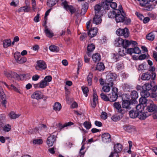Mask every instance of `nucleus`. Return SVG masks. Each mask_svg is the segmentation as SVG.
<instances>
[{"label": "nucleus", "instance_id": "nucleus-26", "mask_svg": "<svg viewBox=\"0 0 157 157\" xmlns=\"http://www.w3.org/2000/svg\"><path fill=\"white\" fill-rule=\"evenodd\" d=\"M139 111L136 110H132L129 112V116L132 118H135L138 117Z\"/></svg>", "mask_w": 157, "mask_h": 157}, {"label": "nucleus", "instance_id": "nucleus-62", "mask_svg": "<svg viewBox=\"0 0 157 157\" xmlns=\"http://www.w3.org/2000/svg\"><path fill=\"white\" fill-rule=\"evenodd\" d=\"M11 71H4V74L8 78H11Z\"/></svg>", "mask_w": 157, "mask_h": 157}, {"label": "nucleus", "instance_id": "nucleus-18", "mask_svg": "<svg viewBox=\"0 0 157 157\" xmlns=\"http://www.w3.org/2000/svg\"><path fill=\"white\" fill-rule=\"evenodd\" d=\"M73 124L74 123L73 122L70 121L68 122L65 123L63 125L61 124L60 123H59L57 124H56V125L57 126L56 127L58 128V130H61L64 127L70 126Z\"/></svg>", "mask_w": 157, "mask_h": 157}, {"label": "nucleus", "instance_id": "nucleus-36", "mask_svg": "<svg viewBox=\"0 0 157 157\" xmlns=\"http://www.w3.org/2000/svg\"><path fill=\"white\" fill-rule=\"evenodd\" d=\"M153 1L154 0H141L140 2V5L141 6L144 7L149 4V2Z\"/></svg>", "mask_w": 157, "mask_h": 157}, {"label": "nucleus", "instance_id": "nucleus-41", "mask_svg": "<svg viewBox=\"0 0 157 157\" xmlns=\"http://www.w3.org/2000/svg\"><path fill=\"white\" fill-rule=\"evenodd\" d=\"M101 7L104 9L108 10L109 7V4L107 2L105 1H102L101 3Z\"/></svg>", "mask_w": 157, "mask_h": 157}, {"label": "nucleus", "instance_id": "nucleus-58", "mask_svg": "<svg viewBox=\"0 0 157 157\" xmlns=\"http://www.w3.org/2000/svg\"><path fill=\"white\" fill-rule=\"evenodd\" d=\"M101 98L104 100L107 101L109 100V98L105 94L102 93L100 94Z\"/></svg>", "mask_w": 157, "mask_h": 157}, {"label": "nucleus", "instance_id": "nucleus-32", "mask_svg": "<svg viewBox=\"0 0 157 157\" xmlns=\"http://www.w3.org/2000/svg\"><path fill=\"white\" fill-rule=\"evenodd\" d=\"M123 128L124 130L128 132H130L134 130L133 127L131 125H124Z\"/></svg>", "mask_w": 157, "mask_h": 157}, {"label": "nucleus", "instance_id": "nucleus-33", "mask_svg": "<svg viewBox=\"0 0 157 157\" xmlns=\"http://www.w3.org/2000/svg\"><path fill=\"white\" fill-rule=\"evenodd\" d=\"M61 108V105L60 103L56 102L53 106V109L56 111H59Z\"/></svg>", "mask_w": 157, "mask_h": 157}, {"label": "nucleus", "instance_id": "nucleus-45", "mask_svg": "<svg viewBox=\"0 0 157 157\" xmlns=\"http://www.w3.org/2000/svg\"><path fill=\"white\" fill-rule=\"evenodd\" d=\"M116 10L115 11H110L108 13V17L109 18H114L115 17L116 13H115Z\"/></svg>", "mask_w": 157, "mask_h": 157}, {"label": "nucleus", "instance_id": "nucleus-4", "mask_svg": "<svg viewBox=\"0 0 157 157\" xmlns=\"http://www.w3.org/2000/svg\"><path fill=\"white\" fill-rule=\"evenodd\" d=\"M156 74L154 72L144 73L141 75V78L143 80H148L150 79L154 80L155 79Z\"/></svg>", "mask_w": 157, "mask_h": 157}, {"label": "nucleus", "instance_id": "nucleus-52", "mask_svg": "<svg viewBox=\"0 0 157 157\" xmlns=\"http://www.w3.org/2000/svg\"><path fill=\"white\" fill-rule=\"evenodd\" d=\"M101 5H95L94 7V9L95 11V14L96 13L99 14L98 12H99L101 8Z\"/></svg>", "mask_w": 157, "mask_h": 157}, {"label": "nucleus", "instance_id": "nucleus-29", "mask_svg": "<svg viewBox=\"0 0 157 157\" xmlns=\"http://www.w3.org/2000/svg\"><path fill=\"white\" fill-rule=\"evenodd\" d=\"M92 58L95 62L99 61L101 59L100 55L98 53L94 54L92 56Z\"/></svg>", "mask_w": 157, "mask_h": 157}, {"label": "nucleus", "instance_id": "nucleus-50", "mask_svg": "<svg viewBox=\"0 0 157 157\" xmlns=\"http://www.w3.org/2000/svg\"><path fill=\"white\" fill-rule=\"evenodd\" d=\"M82 89L85 96L87 97L88 95L87 93L89 92L88 88L87 87L82 86Z\"/></svg>", "mask_w": 157, "mask_h": 157}, {"label": "nucleus", "instance_id": "nucleus-3", "mask_svg": "<svg viewBox=\"0 0 157 157\" xmlns=\"http://www.w3.org/2000/svg\"><path fill=\"white\" fill-rule=\"evenodd\" d=\"M116 33L118 36H123L125 38H128L129 35V30L126 28L124 29H119L117 30Z\"/></svg>", "mask_w": 157, "mask_h": 157}, {"label": "nucleus", "instance_id": "nucleus-25", "mask_svg": "<svg viewBox=\"0 0 157 157\" xmlns=\"http://www.w3.org/2000/svg\"><path fill=\"white\" fill-rule=\"evenodd\" d=\"M30 7L29 6H27L20 7L18 10V12L20 13L24 11L25 12H28L30 11Z\"/></svg>", "mask_w": 157, "mask_h": 157}, {"label": "nucleus", "instance_id": "nucleus-11", "mask_svg": "<svg viewBox=\"0 0 157 157\" xmlns=\"http://www.w3.org/2000/svg\"><path fill=\"white\" fill-rule=\"evenodd\" d=\"M37 66L36 69L38 70H42L46 68L47 65L45 62L42 60L38 61L37 62Z\"/></svg>", "mask_w": 157, "mask_h": 157}, {"label": "nucleus", "instance_id": "nucleus-49", "mask_svg": "<svg viewBox=\"0 0 157 157\" xmlns=\"http://www.w3.org/2000/svg\"><path fill=\"white\" fill-rule=\"evenodd\" d=\"M126 53V49L125 48V49H124V48H123L122 49H120V50L118 52L119 54H118L119 55V56H124L125 55Z\"/></svg>", "mask_w": 157, "mask_h": 157}, {"label": "nucleus", "instance_id": "nucleus-64", "mask_svg": "<svg viewBox=\"0 0 157 157\" xmlns=\"http://www.w3.org/2000/svg\"><path fill=\"white\" fill-rule=\"evenodd\" d=\"M118 153L114 152H112L109 157H119Z\"/></svg>", "mask_w": 157, "mask_h": 157}, {"label": "nucleus", "instance_id": "nucleus-31", "mask_svg": "<svg viewBox=\"0 0 157 157\" xmlns=\"http://www.w3.org/2000/svg\"><path fill=\"white\" fill-rule=\"evenodd\" d=\"M11 77H12L13 78H15L18 80H21V79L20 78V76L22 77L23 78H24L25 76V74H23L21 75L20 76L16 73L12 71H11Z\"/></svg>", "mask_w": 157, "mask_h": 157}, {"label": "nucleus", "instance_id": "nucleus-1", "mask_svg": "<svg viewBox=\"0 0 157 157\" xmlns=\"http://www.w3.org/2000/svg\"><path fill=\"white\" fill-rule=\"evenodd\" d=\"M117 77V75L113 73L108 74L106 76L105 80V83L107 85L112 86L113 85V82L116 80Z\"/></svg>", "mask_w": 157, "mask_h": 157}, {"label": "nucleus", "instance_id": "nucleus-19", "mask_svg": "<svg viewBox=\"0 0 157 157\" xmlns=\"http://www.w3.org/2000/svg\"><path fill=\"white\" fill-rule=\"evenodd\" d=\"M124 40L120 37H118L115 39L114 42L115 46L117 47H119L122 46Z\"/></svg>", "mask_w": 157, "mask_h": 157}, {"label": "nucleus", "instance_id": "nucleus-51", "mask_svg": "<svg viewBox=\"0 0 157 157\" xmlns=\"http://www.w3.org/2000/svg\"><path fill=\"white\" fill-rule=\"evenodd\" d=\"M95 45L93 44H90L87 46V51L89 52H91L95 49Z\"/></svg>", "mask_w": 157, "mask_h": 157}, {"label": "nucleus", "instance_id": "nucleus-5", "mask_svg": "<svg viewBox=\"0 0 157 157\" xmlns=\"http://www.w3.org/2000/svg\"><path fill=\"white\" fill-rule=\"evenodd\" d=\"M141 98H140L139 101L140 103L143 105L146 104L147 102V100L146 98L149 97H151V94L150 93H147L146 91L141 92L140 93Z\"/></svg>", "mask_w": 157, "mask_h": 157}, {"label": "nucleus", "instance_id": "nucleus-57", "mask_svg": "<svg viewBox=\"0 0 157 157\" xmlns=\"http://www.w3.org/2000/svg\"><path fill=\"white\" fill-rule=\"evenodd\" d=\"M43 142L42 139H35L33 140V143L34 144H42Z\"/></svg>", "mask_w": 157, "mask_h": 157}, {"label": "nucleus", "instance_id": "nucleus-59", "mask_svg": "<svg viewBox=\"0 0 157 157\" xmlns=\"http://www.w3.org/2000/svg\"><path fill=\"white\" fill-rule=\"evenodd\" d=\"M87 55H85L84 57V61L86 63H88L89 61L90 58L89 57L90 56L89 52H87Z\"/></svg>", "mask_w": 157, "mask_h": 157}, {"label": "nucleus", "instance_id": "nucleus-9", "mask_svg": "<svg viewBox=\"0 0 157 157\" xmlns=\"http://www.w3.org/2000/svg\"><path fill=\"white\" fill-rule=\"evenodd\" d=\"M113 105L114 108L116 109L117 111L121 115H123L126 112L125 109H123L122 107H121V104L119 102H114Z\"/></svg>", "mask_w": 157, "mask_h": 157}, {"label": "nucleus", "instance_id": "nucleus-6", "mask_svg": "<svg viewBox=\"0 0 157 157\" xmlns=\"http://www.w3.org/2000/svg\"><path fill=\"white\" fill-rule=\"evenodd\" d=\"M14 58L16 62L19 63H23L27 60L26 58L22 56L18 52H16L14 53Z\"/></svg>", "mask_w": 157, "mask_h": 157}, {"label": "nucleus", "instance_id": "nucleus-34", "mask_svg": "<svg viewBox=\"0 0 157 157\" xmlns=\"http://www.w3.org/2000/svg\"><path fill=\"white\" fill-rule=\"evenodd\" d=\"M57 0H47V5L49 7H51L56 5Z\"/></svg>", "mask_w": 157, "mask_h": 157}, {"label": "nucleus", "instance_id": "nucleus-16", "mask_svg": "<svg viewBox=\"0 0 157 157\" xmlns=\"http://www.w3.org/2000/svg\"><path fill=\"white\" fill-rule=\"evenodd\" d=\"M98 33V29L97 28H93L90 29L88 33V36L92 38L96 36Z\"/></svg>", "mask_w": 157, "mask_h": 157}, {"label": "nucleus", "instance_id": "nucleus-20", "mask_svg": "<svg viewBox=\"0 0 157 157\" xmlns=\"http://www.w3.org/2000/svg\"><path fill=\"white\" fill-rule=\"evenodd\" d=\"M150 115L149 114H148L147 113H144L143 112H139L138 118L141 120H144L148 116Z\"/></svg>", "mask_w": 157, "mask_h": 157}, {"label": "nucleus", "instance_id": "nucleus-63", "mask_svg": "<svg viewBox=\"0 0 157 157\" xmlns=\"http://www.w3.org/2000/svg\"><path fill=\"white\" fill-rule=\"evenodd\" d=\"M3 130L6 132H8L11 129V126L9 124L5 125L3 127Z\"/></svg>", "mask_w": 157, "mask_h": 157}, {"label": "nucleus", "instance_id": "nucleus-2", "mask_svg": "<svg viewBox=\"0 0 157 157\" xmlns=\"http://www.w3.org/2000/svg\"><path fill=\"white\" fill-rule=\"evenodd\" d=\"M115 20L117 22H121L124 21L126 15L123 11L119 9H116Z\"/></svg>", "mask_w": 157, "mask_h": 157}, {"label": "nucleus", "instance_id": "nucleus-61", "mask_svg": "<svg viewBox=\"0 0 157 157\" xmlns=\"http://www.w3.org/2000/svg\"><path fill=\"white\" fill-rule=\"evenodd\" d=\"M122 117V115L121 116V117L117 115H114L112 117L111 119L113 121H116L118 120H120L121 118Z\"/></svg>", "mask_w": 157, "mask_h": 157}, {"label": "nucleus", "instance_id": "nucleus-10", "mask_svg": "<svg viewBox=\"0 0 157 157\" xmlns=\"http://www.w3.org/2000/svg\"><path fill=\"white\" fill-rule=\"evenodd\" d=\"M62 4L63 6V7L66 10H69L72 14L75 13V8L71 6L68 5L67 2L66 1H64L62 3Z\"/></svg>", "mask_w": 157, "mask_h": 157}, {"label": "nucleus", "instance_id": "nucleus-17", "mask_svg": "<svg viewBox=\"0 0 157 157\" xmlns=\"http://www.w3.org/2000/svg\"><path fill=\"white\" fill-rule=\"evenodd\" d=\"M130 105L131 102L129 100H123L122 103L123 109H130L131 108L130 107Z\"/></svg>", "mask_w": 157, "mask_h": 157}, {"label": "nucleus", "instance_id": "nucleus-46", "mask_svg": "<svg viewBox=\"0 0 157 157\" xmlns=\"http://www.w3.org/2000/svg\"><path fill=\"white\" fill-rule=\"evenodd\" d=\"M39 88H45L46 86H48V85L43 80H41L39 83Z\"/></svg>", "mask_w": 157, "mask_h": 157}, {"label": "nucleus", "instance_id": "nucleus-56", "mask_svg": "<svg viewBox=\"0 0 157 157\" xmlns=\"http://www.w3.org/2000/svg\"><path fill=\"white\" fill-rule=\"evenodd\" d=\"M147 39L151 41H152L154 39L155 36L152 33H150L146 36Z\"/></svg>", "mask_w": 157, "mask_h": 157}, {"label": "nucleus", "instance_id": "nucleus-30", "mask_svg": "<svg viewBox=\"0 0 157 157\" xmlns=\"http://www.w3.org/2000/svg\"><path fill=\"white\" fill-rule=\"evenodd\" d=\"M5 122V116L4 114L0 115V127H3Z\"/></svg>", "mask_w": 157, "mask_h": 157}, {"label": "nucleus", "instance_id": "nucleus-22", "mask_svg": "<svg viewBox=\"0 0 157 157\" xmlns=\"http://www.w3.org/2000/svg\"><path fill=\"white\" fill-rule=\"evenodd\" d=\"M98 96L94 91V93L93 95V102L91 105L92 107L94 108L96 106V104L98 101Z\"/></svg>", "mask_w": 157, "mask_h": 157}, {"label": "nucleus", "instance_id": "nucleus-14", "mask_svg": "<svg viewBox=\"0 0 157 157\" xmlns=\"http://www.w3.org/2000/svg\"><path fill=\"white\" fill-rule=\"evenodd\" d=\"M102 21L101 17L99 14L96 13L95 16L93 18V23L96 25L100 24Z\"/></svg>", "mask_w": 157, "mask_h": 157}, {"label": "nucleus", "instance_id": "nucleus-27", "mask_svg": "<svg viewBox=\"0 0 157 157\" xmlns=\"http://www.w3.org/2000/svg\"><path fill=\"white\" fill-rule=\"evenodd\" d=\"M11 41L9 39H5L3 41V47L4 48H6L10 46Z\"/></svg>", "mask_w": 157, "mask_h": 157}, {"label": "nucleus", "instance_id": "nucleus-7", "mask_svg": "<svg viewBox=\"0 0 157 157\" xmlns=\"http://www.w3.org/2000/svg\"><path fill=\"white\" fill-rule=\"evenodd\" d=\"M155 85H152L151 84L148 83H145L142 86L143 90L142 92L146 91L147 93L151 94L154 93L153 92V89Z\"/></svg>", "mask_w": 157, "mask_h": 157}, {"label": "nucleus", "instance_id": "nucleus-44", "mask_svg": "<svg viewBox=\"0 0 157 157\" xmlns=\"http://www.w3.org/2000/svg\"><path fill=\"white\" fill-rule=\"evenodd\" d=\"M131 96L132 99L133 100L137 99L138 97L137 92L135 90L132 91L131 93Z\"/></svg>", "mask_w": 157, "mask_h": 157}, {"label": "nucleus", "instance_id": "nucleus-39", "mask_svg": "<svg viewBox=\"0 0 157 157\" xmlns=\"http://www.w3.org/2000/svg\"><path fill=\"white\" fill-rule=\"evenodd\" d=\"M92 78L93 74L91 73H90L87 77V81L88 82V85L89 86L91 85Z\"/></svg>", "mask_w": 157, "mask_h": 157}, {"label": "nucleus", "instance_id": "nucleus-43", "mask_svg": "<svg viewBox=\"0 0 157 157\" xmlns=\"http://www.w3.org/2000/svg\"><path fill=\"white\" fill-rule=\"evenodd\" d=\"M111 57L113 61L116 62L119 60L120 57L119 55L118 54H113L111 55Z\"/></svg>", "mask_w": 157, "mask_h": 157}, {"label": "nucleus", "instance_id": "nucleus-40", "mask_svg": "<svg viewBox=\"0 0 157 157\" xmlns=\"http://www.w3.org/2000/svg\"><path fill=\"white\" fill-rule=\"evenodd\" d=\"M44 32L46 33V36L48 37L51 38L54 35L52 31L49 30L48 28H46L45 29Z\"/></svg>", "mask_w": 157, "mask_h": 157}, {"label": "nucleus", "instance_id": "nucleus-28", "mask_svg": "<svg viewBox=\"0 0 157 157\" xmlns=\"http://www.w3.org/2000/svg\"><path fill=\"white\" fill-rule=\"evenodd\" d=\"M20 114H16L14 112H11L9 114V116L11 119H15L21 116Z\"/></svg>", "mask_w": 157, "mask_h": 157}, {"label": "nucleus", "instance_id": "nucleus-15", "mask_svg": "<svg viewBox=\"0 0 157 157\" xmlns=\"http://www.w3.org/2000/svg\"><path fill=\"white\" fill-rule=\"evenodd\" d=\"M157 108L156 105L152 101L150 103L149 105L147 107V109L148 111L150 112L155 111Z\"/></svg>", "mask_w": 157, "mask_h": 157}, {"label": "nucleus", "instance_id": "nucleus-12", "mask_svg": "<svg viewBox=\"0 0 157 157\" xmlns=\"http://www.w3.org/2000/svg\"><path fill=\"white\" fill-rule=\"evenodd\" d=\"M56 136L53 135H51L48 138L47 143L50 147L52 146L55 142Z\"/></svg>", "mask_w": 157, "mask_h": 157}, {"label": "nucleus", "instance_id": "nucleus-21", "mask_svg": "<svg viewBox=\"0 0 157 157\" xmlns=\"http://www.w3.org/2000/svg\"><path fill=\"white\" fill-rule=\"evenodd\" d=\"M31 97L36 99H40L42 97L41 93L39 91H36L32 95Z\"/></svg>", "mask_w": 157, "mask_h": 157}, {"label": "nucleus", "instance_id": "nucleus-35", "mask_svg": "<svg viewBox=\"0 0 157 157\" xmlns=\"http://www.w3.org/2000/svg\"><path fill=\"white\" fill-rule=\"evenodd\" d=\"M110 95L109 100L110 101H115L117 100L118 97L117 94L115 93H112V94H110Z\"/></svg>", "mask_w": 157, "mask_h": 157}, {"label": "nucleus", "instance_id": "nucleus-60", "mask_svg": "<svg viewBox=\"0 0 157 157\" xmlns=\"http://www.w3.org/2000/svg\"><path fill=\"white\" fill-rule=\"evenodd\" d=\"M102 89L103 91L108 92L110 91V88L109 86H103Z\"/></svg>", "mask_w": 157, "mask_h": 157}, {"label": "nucleus", "instance_id": "nucleus-55", "mask_svg": "<svg viewBox=\"0 0 157 157\" xmlns=\"http://www.w3.org/2000/svg\"><path fill=\"white\" fill-rule=\"evenodd\" d=\"M52 80V77L50 75L47 76L45 77L43 80L49 85V82Z\"/></svg>", "mask_w": 157, "mask_h": 157}, {"label": "nucleus", "instance_id": "nucleus-24", "mask_svg": "<svg viewBox=\"0 0 157 157\" xmlns=\"http://www.w3.org/2000/svg\"><path fill=\"white\" fill-rule=\"evenodd\" d=\"M88 8V4L87 2L84 3L82 5L81 12L82 15H84L87 11Z\"/></svg>", "mask_w": 157, "mask_h": 157}, {"label": "nucleus", "instance_id": "nucleus-8", "mask_svg": "<svg viewBox=\"0 0 157 157\" xmlns=\"http://www.w3.org/2000/svg\"><path fill=\"white\" fill-rule=\"evenodd\" d=\"M0 96L2 105L5 108H6V104L7 103L6 97L2 89L0 87Z\"/></svg>", "mask_w": 157, "mask_h": 157}, {"label": "nucleus", "instance_id": "nucleus-54", "mask_svg": "<svg viewBox=\"0 0 157 157\" xmlns=\"http://www.w3.org/2000/svg\"><path fill=\"white\" fill-rule=\"evenodd\" d=\"M116 68L119 71L121 70L124 68V65L122 63H117L116 65Z\"/></svg>", "mask_w": 157, "mask_h": 157}, {"label": "nucleus", "instance_id": "nucleus-48", "mask_svg": "<svg viewBox=\"0 0 157 157\" xmlns=\"http://www.w3.org/2000/svg\"><path fill=\"white\" fill-rule=\"evenodd\" d=\"M17 84L16 83V82L13 83V84H12L10 86V89L11 90H13L14 91L17 93H18L20 94H21V93L20 92V91L19 90L17 87H16L14 86V85H16Z\"/></svg>", "mask_w": 157, "mask_h": 157}, {"label": "nucleus", "instance_id": "nucleus-47", "mask_svg": "<svg viewBox=\"0 0 157 157\" xmlns=\"http://www.w3.org/2000/svg\"><path fill=\"white\" fill-rule=\"evenodd\" d=\"M130 45V41L127 40H124V42L122 45L124 48L126 49Z\"/></svg>", "mask_w": 157, "mask_h": 157}, {"label": "nucleus", "instance_id": "nucleus-42", "mask_svg": "<svg viewBox=\"0 0 157 157\" xmlns=\"http://www.w3.org/2000/svg\"><path fill=\"white\" fill-rule=\"evenodd\" d=\"M50 50L53 52H58L59 50V48L54 45H52L49 47Z\"/></svg>", "mask_w": 157, "mask_h": 157}, {"label": "nucleus", "instance_id": "nucleus-38", "mask_svg": "<svg viewBox=\"0 0 157 157\" xmlns=\"http://www.w3.org/2000/svg\"><path fill=\"white\" fill-rule=\"evenodd\" d=\"M157 90V86L155 85L153 89V92H154L151 94V98H154L156 100H157V93L156 91Z\"/></svg>", "mask_w": 157, "mask_h": 157}, {"label": "nucleus", "instance_id": "nucleus-23", "mask_svg": "<svg viewBox=\"0 0 157 157\" xmlns=\"http://www.w3.org/2000/svg\"><path fill=\"white\" fill-rule=\"evenodd\" d=\"M122 145L119 143L115 144L113 148L114 151L117 153L120 152L122 151Z\"/></svg>", "mask_w": 157, "mask_h": 157}, {"label": "nucleus", "instance_id": "nucleus-37", "mask_svg": "<svg viewBox=\"0 0 157 157\" xmlns=\"http://www.w3.org/2000/svg\"><path fill=\"white\" fill-rule=\"evenodd\" d=\"M96 69L99 71L103 70L105 68L104 64L102 63H97L96 66Z\"/></svg>", "mask_w": 157, "mask_h": 157}, {"label": "nucleus", "instance_id": "nucleus-53", "mask_svg": "<svg viewBox=\"0 0 157 157\" xmlns=\"http://www.w3.org/2000/svg\"><path fill=\"white\" fill-rule=\"evenodd\" d=\"M83 125L84 127L87 129H89L91 128V123L87 121H85L83 123Z\"/></svg>", "mask_w": 157, "mask_h": 157}, {"label": "nucleus", "instance_id": "nucleus-13", "mask_svg": "<svg viewBox=\"0 0 157 157\" xmlns=\"http://www.w3.org/2000/svg\"><path fill=\"white\" fill-rule=\"evenodd\" d=\"M102 140L105 143L110 142L111 140L110 135L108 133H104L101 135Z\"/></svg>", "mask_w": 157, "mask_h": 157}]
</instances>
